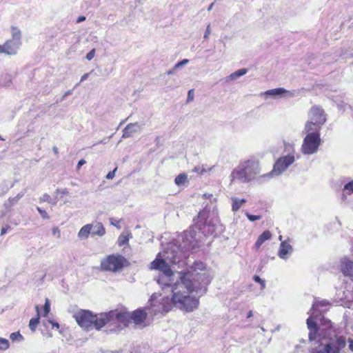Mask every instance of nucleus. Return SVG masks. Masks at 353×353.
Instances as JSON below:
<instances>
[{
  "mask_svg": "<svg viewBox=\"0 0 353 353\" xmlns=\"http://www.w3.org/2000/svg\"><path fill=\"white\" fill-rule=\"evenodd\" d=\"M176 254L159 253L150 264L152 270L160 271L157 282L165 293H154L150 299L149 311L153 315H163L172 307L185 312H192L199 307V296L205 293L213 274L205 263L195 261L181 271H173Z\"/></svg>",
  "mask_w": 353,
  "mask_h": 353,
  "instance_id": "nucleus-1",
  "label": "nucleus"
},
{
  "mask_svg": "<svg viewBox=\"0 0 353 353\" xmlns=\"http://www.w3.org/2000/svg\"><path fill=\"white\" fill-rule=\"evenodd\" d=\"M195 228H196V226L191 228L189 230L185 231L183 234L178 236V238L174 239L161 253H165L168 251L170 253V256H172V252H174L176 254L175 263L179 262L181 253L183 250H191L198 246L199 240L196 238Z\"/></svg>",
  "mask_w": 353,
  "mask_h": 353,
  "instance_id": "nucleus-2",
  "label": "nucleus"
},
{
  "mask_svg": "<svg viewBox=\"0 0 353 353\" xmlns=\"http://www.w3.org/2000/svg\"><path fill=\"white\" fill-rule=\"evenodd\" d=\"M261 172L260 161L256 157L241 161L236 167L232 170L230 179L232 181L249 183L255 179Z\"/></svg>",
  "mask_w": 353,
  "mask_h": 353,
  "instance_id": "nucleus-3",
  "label": "nucleus"
},
{
  "mask_svg": "<svg viewBox=\"0 0 353 353\" xmlns=\"http://www.w3.org/2000/svg\"><path fill=\"white\" fill-rule=\"evenodd\" d=\"M74 318L78 325L84 330L96 329L100 330L106 325L107 316L105 313L94 314L88 310H80Z\"/></svg>",
  "mask_w": 353,
  "mask_h": 353,
  "instance_id": "nucleus-4",
  "label": "nucleus"
},
{
  "mask_svg": "<svg viewBox=\"0 0 353 353\" xmlns=\"http://www.w3.org/2000/svg\"><path fill=\"white\" fill-rule=\"evenodd\" d=\"M345 346L344 336L323 337L320 339L319 345L313 350L312 353H340Z\"/></svg>",
  "mask_w": 353,
  "mask_h": 353,
  "instance_id": "nucleus-5",
  "label": "nucleus"
},
{
  "mask_svg": "<svg viewBox=\"0 0 353 353\" xmlns=\"http://www.w3.org/2000/svg\"><path fill=\"white\" fill-rule=\"evenodd\" d=\"M285 150H288L287 154H284L280 157L274 163L273 169L269 174H267L268 177L272 176H280L283 172H285L293 163L296 161L294 154V147L288 143L285 144Z\"/></svg>",
  "mask_w": 353,
  "mask_h": 353,
  "instance_id": "nucleus-6",
  "label": "nucleus"
},
{
  "mask_svg": "<svg viewBox=\"0 0 353 353\" xmlns=\"http://www.w3.org/2000/svg\"><path fill=\"white\" fill-rule=\"evenodd\" d=\"M307 121L305 125V130L320 131L321 126L325 123V114L319 106L314 105L308 112Z\"/></svg>",
  "mask_w": 353,
  "mask_h": 353,
  "instance_id": "nucleus-7",
  "label": "nucleus"
},
{
  "mask_svg": "<svg viewBox=\"0 0 353 353\" xmlns=\"http://www.w3.org/2000/svg\"><path fill=\"white\" fill-rule=\"evenodd\" d=\"M304 132L306 135L303 140L301 151L303 154H313L318 151L321 144L320 134L319 132L305 130Z\"/></svg>",
  "mask_w": 353,
  "mask_h": 353,
  "instance_id": "nucleus-8",
  "label": "nucleus"
},
{
  "mask_svg": "<svg viewBox=\"0 0 353 353\" xmlns=\"http://www.w3.org/2000/svg\"><path fill=\"white\" fill-rule=\"evenodd\" d=\"M328 305L327 301H315L310 310V316L307 319L306 323L307 328L310 330L309 339L314 340L315 339L314 334L316 332V323L314 319H316V313H321L324 312L322 308Z\"/></svg>",
  "mask_w": 353,
  "mask_h": 353,
  "instance_id": "nucleus-9",
  "label": "nucleus"
},
{
  "mask_svg": "<svg viewBox=\"0 0 353 353\" xmlns=\"http://www.w3.org/2000/svg\"><path fill=\"white\" fill-rule=\"evenodd\" d=\"M105 314L106 316V325L118 323L126 326L130 323V314L125 310H113L106 312Z\"/></svg>",
  "mask_w": 353,
  "mask_h": 353,
  "instance_id": "nucleus-10",
  "label": "nucleus"
},
{
  "mask_svg": "<svg viewBox=\"0 0 353 353\" xmlns=\"http://www.w3.org/2000/svg\"><path fill=\"white\" fill-rule=\"evenodd\" d=\"M125 259L121 256L110 255L101 261V268L104 270L116 272L122 268Z\"/></svg>",
  "mask_w": 353,
  "mask_h": 353,
  "instance_id": "nucleus-11",
  "label": "nucleus"
},
{
  "mask_svg": "<svg viewBox=\"0 0 353 353\" xmlns=\"http://www.w3.org/2000/svg\"><path fill=\"white\" fill-rule=\"evenodd\" d=\"M263 94L265 95L272 96L274 98H290L294 97V90H288L283 88L268 90Z\"/></svg>",
  "mask_w": 353,
  "mask_h": 353,
  "instance_id": "nucleus-12",
  "label": "nucleus"
},
{
  "mask_svg": "<svg viewBox=\"0 0 353 353\" xmlns=\"http://www.w3.org/2000/svg\"><path fill=\"white\" fill-rule=\"evenodd\" d=\"M21 45V41L8 39L3 43L4 53L8 55H15Z\"/></svg>",
  "mask_w": 353,
  "mask_h": 353,
  "instance_id": "nucleus-13",
  "label": "nucleus"
},
{
  "mask_svg": "<svg viewBox=\"0 0 353 353\" xmlns=\"http://www.w3.org/2000/svg\"><path fill=\"white\" fill-rule=\"evenodd\" d=\"M293 252V248L290 245V240L282 241L278 251V256L283 260H286Z\"/></svg>",
  "mask_w": 353,
  "mask_h": 353,
  "instance_id": "nucleus-14",
  "label": "nucleus"
},
{
  "mask_svg": "<svg viewBox=\"0 0 353 353\" xmlns=\"http://www.w3.org/2000/svg\"><path fill=\"white\" fill-rule=\"evenodd\" d=\"M130 314V322H132L137 325H143L145 321L147 318V313L141 309L137 310Z\"/></svg>",
  "mask_w": 353,
  "mask_h": 353,
  "instance_id": "nucleus-15",
  "label": "nucleus"
},
{
  "mask_svg": "<svg viewBox=\"0 0 353 353\" xmlns=\"http://www.w3.org/2000/svg\"><path fill=\"white\" fill-rule=\"evenodd\" d=\"M141 130V125L137 123H130L123 130V138L130 137L134 133H137Z\"/></svg>",
  "mask_w": 353,
  "mask_h": 353,
  "instance_id": "nucleus-16",
  "label": "nucleus"
},
{
  "mask_svg": "<svg viewBox=\"0 0 353 353\" xmlns=\"http://www.w3.org/2000/svg\"><path fill=\"white\" fill-rule=\"evenodd\" d=\"M341 271L343 274L348 276H353V261L344 258L341 261Z\"/></svg>",
  "mask_w": 353,
  "mask_h": 353,
  "instance_id": "nucleus-17",
  "label": "nucleus"
},
{
  "mask_svg": "<svg viewBox=\"0 0 353 353\" xmlns=\"http://www.w3.org/2000/svg\"><path fill=\"white\" fill-rule=\"evenodd\" d=\"M272 238V233L270 230H265L258 237V239L256 241L254 244V247L256 250L259 249L261 246L268 239Z\"/></svg>",
  "mask_w": 353,
  "mask_h": 353,
  "instance_id": "nucleus-18",
  "label": "nucleus"
},
{
  "mask_svg": "<svg viewBox=\"0 0 353 353\" xmlns=\"http://www.w3.org/2000/svg\"><path fill=\"white\" fill-rule=\"evenodd\" d=\"M92 224L88 223L81 228L78 232L77 236L79 239H88L89 234H92Z\"/></svg>",
  "mask_w": 353,
  "mask_h": 353,
  "instance_id": "nucleus-19",
  "label": "nucleus"
},
{
  "mask_svg": "<svg viewBox=\"0 0 353 353\" xmlns=\"http://www.w3.org/2000/svg\"><path fill=\"white\" fill-rule=\"evenodd\" d=\"M105 233V229L101 222H97L92 224V235H97L98 236H103Z\"/></svg>",
  "mask_w": 353,
  "mask_h": 353,
  "instance_id": "nucleus-20",
  "label": "nucleus"
},
{
  "mask_svg": "<svg viewBox=\"0 0 353 353\" xmlns=\"http://www.w3.org/2000/svg\"><path fill=\"white\" fill-rule=\"evenodd\" d=\"M35 309L37 311V316L35 318H32V319H30V323H29L30 329L32 332H34L36 330L38 325L39 324V321H40L39 307L38 305H37L35 307Z\"/></svg>",
  "mask_w": 353,
  "mask_h": 353,
  "instance_id": "nucleus-21",
  "label": "nucleus"
},
{
  "mask_svg": "<svg viewBox=\"0 0 353 353\" xmlns=\"http://www.w3.org/2000/svg\"><path fill=\"white\" fill-rule=\"evenodd\" d=\"M232 211L236 212L246 202L244 199H239L236 197H232Z\"/></svg>",
  "mask_w": 353,
  "mask_h": 353,
  "instance_id": "nucleus-22",
  "label": "nucleus"
},
{
  "mask_svg": "<svg viewBox=\"0 0 353 353\" xmlns=\"http://www.w3.org/2000/svg\"><path fill=\"white\" fill-rule=\"evenodd\" d=\"M10 34L12 39L17 41H21V31L19 27L16 26H12L10 27Z\"/></svg>",
  "mask_w": 353,
  "mask_h": 353,
  "instance_id": "nucleus-23",
  "label": "nucleus"
},
{
  "mask_svg": "<svg viewBox=\"0 0 353 353\" xmlns=\"http://www.w3.org/2000/svg\"><path fill=\"white\" fill-rule=\"evenodd\" d=\"M248 72V70L243 68L236 70V72L232 73L230 76L226 78L227 81H232L234 80H236L238 78L241 76L245 74Z\"/></svg>",
  "mask_w": 353,
  "mask_h": 353,
  "instance_id": "nucleus-24",
  "label": "nucleus"
},
{
  "mask_svg": "<svg viewBox=\"0 0 353 353\" xmlns=\"http://www.w3.org/2000/svg\"><path fill=\"white\" fill-rule=\"evenodd\" d=\"M187 179L186 174H179L174 179V183L178 186L184 185L187 181Z\"/></svg>",
  "mask_w": 353,
  "mask_h": 353,
  "instance_id": "nucleus-25",
  "label": "nucleus"
},
{
  "mask_svg": "<svg viewBox=\"0 0 353 353\" xmlns=\"http://www.w3.org/2000/svg\"><path fill=\"white\" fill-rule=\"evenodd\" d=\"M41 202H47L51 205H56L57 203V199L55 197L52 199L49 194H44L40 198Z\"/></svg>",
  "mask_w": 353,
  "mask_h": 353,
  "instance_id": "nucleus-26",
  "label": "nucleus"
},
{
  "mask_svg": "<svg viewBox=\"0 0 353 353\" xmlns=\"http://www.w3.org/2000/svg\"><path fill=\"white\" fill-rule=\"evenodd\" d=\"M128 236H129L128 233L123 232L121 234H120V236L118 238V244L120 246L127 244L128 242V239H129Z\"/></svg>",
  "mask_w": 353,
  "mask_h": 353,
  "instance_id": "nucleus-27",
  "label": "nucleus"
},
{
  "mask_svg": "<svg viewBox=\"0 0 353 353\" xmlns=\"http://www.w3.org/2000/svg\"><path fill=\"white\" fill-rule=\"evenodd\" d=\"M10 339L13 342H16V341L19 342V341H22L24 339L23 336L20 334L19 332L11 333L10 335Z\"/></svg>",
  "mask_w": 353,
  "mask_h": 353,
  "instance_id": "nucleus-28",
  "label": "nucleus"
},
{
  "mask_svg": "<svg viewBox=\"0 0 353 353\" xmlns=\"http://www.w3.org/2000/svg\"><path fill=\"white\" fill-rule=\"evenodd\" d=\"M10 342L8 339L0 337V350L4 351L9 348Z\"/></svg>",
  "mask_w": 353,
  "mask_h": 353,
  "instance_id": "nucleus-29",
  "label": "nucleus"
},
{
  "mask_svg": "<svg viewBox=\"0 0 353 353\" xmlns=\"http://www.w3.org/2000/svg\"><path fill=\"white\" fill-rule=\"evenodd\" d=\"M54 194H55L56 198L58 200L59 199H62L63 197V196H68L69 194V192L66 189H60V190H57L54 192Z\"/></svg>",
  "mask_w": 353,
  "mask_h": 353,
  "instance_id": "nucleus-30",
  "label": "nucleus"
},
{
  "mask_svg": "<svg viewBox=\"0 0 353 353\" xmlns=\"http://www.w3.org/2000/svg\"><path fill=\"white\" fill-rule=\"evenodd\" d=\"M50 312V301H49V299H46V303H44V307H43V316L46 317Z\"/></svg>",
  "mask_w": 353,
  "mask_h": 353,
  "instance_id": "nucleus-31",
  "label": "nucleus"
},
{
  "mask_svg": "<svg viewBox=\"0 0 353 353\" xmlns=\"http://www.w3.org/2000/svg\"><path fill=\"white\" fill-rule=\"evenodd\" d=\"M344 192L348 194L353 193V181L345 185Z\"/></svg>",
  "mask_w": 353,
  "mask_h": 353,
  "instance_id": "nucleus-32",
  "label": "nucleus"
},
{
  "mask_svg": "<svg viewBox=\"0 0 353 353\" xmlns=\"http://www.w3.org/2000/svg\"><path fill=\"white\" fill-rule=\"evenodd\" d=\"M245 216L250 221H255L261 219V216L259 215H252L248 212L245 213Z\"/></svg>",
  "mask_w": 353,
  "mask_h": 353,
  "instance_id": "nucleus-33",
  "label": "nucleus"
},
{
  "mask_svg": "<svg viewBox=\"0 0 353 353\" xmlns=\"http://www.w3.org/2000/svg\"><path fill=\"white\" fill-rule=\"evenodd\" d=\"M37 210L39 211L42 218H43L44 219H48L49 218V215L48 214V212L45 210H43L42 208L38 207Z\"/></svg>",
  "mask_w": 353,
  "mask_h": 353,
  "instance_id": "nucleus-34",
  "label": "nucleus"
},
{
  "mask_svg": "<svg viewBox=\"0 0 353 353\" xmlns=\"http://www.w3.org/2000/svg\"><path fill=\"white\" fill-rule=\"evenodd\" d=\"M188 63V59H183L174 65V70L179 68L186 65Z\"/></svg>",
  "mask_w": 353,
  "mask_h": 353,
  "instance_id": "nucleus-35",
  "label": "nucleus"
},
{
  "mask_svg": "<svg viewBox=\"0 0 353 353\" xmlns=\"http://www.w3.org/2000/svg\"><path fill=\"white\" fill-rule=\"evenodd\" d=\"M23 196V194H19L17 196L10 199L9 202L11 203V205H14L18 202V201L22 198Z\"/></svg>",
  "mask_w": 353,
  "mask_h": 353,
  "instance_id": "nucleus-36",
  "label": "nucleus"
},
{
  "mask_svg": "<svg viewBox=\"0 0 353 353\" xmlns=\"http://www.w3.org/2000/svg\"><path fill=\"white\" fill-rule=\"evenodd\" d=\"M95 50L93 48L90 52H88L86 55V59L88 61H91L94 59L95 56Z\"/></svg>",
  "mask_w": 353,
  "mask_h": 353,
  "instance_id": "nucleus-37",
  "label": "nucleus"
},
{
  "mask_svg": "<svg viewBox=\"0 0 353 353\" xmlns=\"http://www.w3.org/2000/svg\"><path fill=\"white\" fill-rule=\"evenodd\" d=\"M116 170H117V168H115L114 170H112V171L107 173L106 179H108V180H111V179L114 178Z\"/></svg>",
  "mask_w": 353,
  "mask_h": 353,
  "instance_id": "nucleus-38",
  "label": "nucleus"
},
{
  "mask_svg": "<svg viewBox=\"0 0 353 353\" xmlns=\"http://www.w3.org/2000/svg\"><path fill=\"white\" fill-rule=\"evenodd\" d=\"M210 33H211L210 25L208 24L206 27V30L204 33V38L208 39L209 37V35L210 34Z\"/></svg>",
  "mask_w": 353,
  "mask_h": 353,
  "instance_id": "nucleus-39",
  "label": "nucleus"
},
{
  "mask_svg": "<svg viewBox=\"0 0 353 353\" xmlns=\"http://www.w3.org/2000/svg\"><path fill=\"white\" fill-rule=\"evenodd\" d=\"M205 216H206V211L205 210L199 212V217H198L199 221H202L203 220H205Z\"/></svg>",
  "mask_w": 353,
  "mask_h": 353,
  "instance_id": "nucleus-40",
  "label": "nucleus"
},
{
  "mask_svg": "<svg viewBox=\"0 0 353 353\" xmlns=\"http://www.w3.org/2000/svg\"><path fill=\"white\" fill-rule=\"evenodd\" d=\"M254 280L257 282V283H259L260 284H261V285L263 287L265 286V282L263 279H261L259 276H254Z\"/></svg>",
  "mask_w": 353,
  "mask_h": 353,
  "instance_id": "nucleus-41",
  "label": "nucleus"
},
{
  "mask_svg": "<svg viewBox=\"0 0 353 353\" xmlns=\"http://www.w3.org/2000/svg\"><path fill=\"white\" fill-rule=\"evenodd\" d=\"M10 229V226L8 225H6L5 226H3L1 230V235L5 234L7 232V231Z\"/></svg>",
  "mask_w": 353,
  "mask_h": 353,
  "instance_id": "nucleus-42",
  "label": "nucleus"
},
{
  "mask_svg": "<svg viewBox=\"0 0 353 353\" xmlns=\"http://www.w3.org/2000/svg\"><path fill=\"white\" fill-rule=\"evenodd\" d=\"M322 324L325 326L326 328H329L331 327V322L327 319H323L322 320Z\"/></svg>",
  "mask_w": 353,
  "mask_h": 353,
  "instance_id": "nucleus-43",
  "label": "nucleus"
},
{
  "mask_svg": "<svg viewBox=\"0 0 353 353\" xmlns=\"http://www.w3.org/2000/svg\"><path fill=\"white\" fill-rule=\"evenodd\" d=\"M52 234H57V236H60V230L57 227H54L52 229Z\"/></svg>",
  "mask_w": 353,
  "mask_h": 353,
  "instance_id": "nucleus-44",
  "label": "nucleus"
},
{
  "mask_svg": "<svg viewBox=\"0 0 353 353\" xmlns=\"http://www.w3.org/2000/svg\"><path fill=\"white\" fill-rule=\"evenodd\" d=\"M48 323L52 325V328H56L57 330L59 329V325L57 323L53 322L50 320H48Z\"/></svg>",
  "mask_w": 353,
  "mask_h": 353,
  "instance_id": "nucleus-45",
  "label": "nucleus"
},
{
  "mask_svg": "<svg viewBox=\"0 0 353 353\" xmlns=\"http://www.w3.org/2000/svg\"><path fill=\"white\" fill-rule=\"evenodd\" d=\"M86 163L85 160L84 159H81L79 161L78 163H77V169L79 170L81 165H84L85 163Z\"/></svg>",
  "mask_w": 353,
  "mask_h": 353,
  "instance_id": "nucleus-46",
  "label": "nucleus"
},
{
  "mask_svg": "<svg viewBox=\"0 0 353 353\" xmlns=\"http://www.w3.org/2000/svg\"><path fill=\"white\" fill-rule=\"evenodd\" d=\"M89 75H90V73H85L84 74L81 78V81H83L85 80H86L88 77H89Z\"/></svg>",
  "mask_w": 353,
  "mask_h": 353,
  "instance_id": "nucleus-47",
  "label": "nucleus"
},
{
  "mask_svg": "<svg viewBox=\"0 0 353 353\" xmlns=\"http://www.w3.org/2000/svg\"><path fill=\"white\" fill-rule=\"evenodd\" d=\"M85 19V17H79L77 19V23H80L81 21H83Z\"/></svg>",
  "mask_w": 353,
  "mask_h": 353,
  "instance_id": "nucleus-48",
  "label": "nucleus"
},
{
  "mask_svg": "<svg viewBox=\"0 0 353 353\" xmlns=\"http://www.w3.org/2000/svg\"><path fill=\"white\" fill-rule=\"evenodd\" d=\"M349 342H350V348L351 349V350L353 351V340L352 339H350Z\"/></svg>",
  "mask_w": 353,
  "mask_h": 353,
  "instance_id": "nucleus-49",
  "label": "nucleus"
},
{
  "mask_svg": "<svg viewBox=\"0 0 353 353\" xmlns=\"http://www.w3.org/2000/svg\"><path fill=\"white\" fill-rule=\"evenodd\" d=\"M0 53H4L3 44L0 45Z\"/></svg>",
  "mask_w": 353,
  "mask_h": 353,
  "instance_id": "nucleus-50",
  "label": "nucleus"
},
{
  "mask_svg": "<svg viewBox=\"0 0 353 353\" xmlns=\"http://www.w3.org/2000/svg\"><path fill=\"white\" fill-rule=\"evenodd\" d=\"M214 5V3H212L209 7H208V11H210V10H212V8H213Z\"/></svg>",
  "mask_w": 353,
  "mask_h": 353,
  "instance_id": "nucleus-51",
  "label": "nucleus"
},
{
  "mask_svg": "<svg viewBox=\"0 0 353 353\" xmlns=\"http://www.w3.org/2000/svg\"><path fill=\"white\" fill-rule=\"evenodd\" d=\"M191 92H192V90H190L188 92V100L192 98V95H190L191 94Z\"/></svg>",
  "mask_w": 353,
  "mask_h": 353,
  "instance_id": "nucleus-52",
  "label": "nucleus"
},
{
  "mask_svg": "<svg viewBox=\"0 0 353 353\" xmlns=\"http://www.w3.org/2000/svg\"><path fill=\"white\" fill-rule=\"evenodd\" d=\"M252 316V312L251 311H250L248 313V315H247V317L248 318H250Z\"/></svg>",
  "mask_w": 353,
  "mask_h": 353,
  "instance_id": "nucleus-53",
  "label": "nucleus"
},
{
  "mask_svg": "<svg viewBox=\"0 0 353 353\" xmlns=\"http://www.w3.org/2000/svg\"><path fill=\"white\" fill-rule=\"evenodd\" d=\"M203 196H204V197H205V198H210V197H212V194H208V195H207L206 194H205L203 195Z\"/></svg>",
  "mask_w": 353,
  "mask_h": 353,
  "instance_id": "nucleus-54",
  "label": "nucleus"
},
{
  "mask_svg": "<svg viewBox=\"0 0 353 353\" xmlns=\"http://www.w3.org/2000/svg\"><path fill=\"white\" fill-rule=\"evenodd\" d=\"M112 224L115 225V226H117L118 228H120V226L118 224H117V223H114L113 222H112Z\"/></svg>",
  "mask_w": 353,
  "mask_h": 353,
  "instance_id": "nucleus-55",
  "label": "nucleus"
},
{
  "mask_svg": "<svg viewBox=\"0 0 353 353\" xmlns=\"http://www.w3.org/2000/svg\"><path fill=\"white\" fill-rule=\"evenodd\" d=\"M279 241H281L282 242V241H283V236H279Z\"/></svg>",
  "mask_w": 353,
  "mask_h": 353,
  "instance_id": "nucleus-56",
  "label": "nucleus"
},
{
  "mask_svg": "<svg viewBox=\"0 0 353 353\" xmlns=\"http://www.w3.org/2000/svg\"><path fill=\"white\" fill-rule=\"evenodd\" d=\"M208 232H210V233H212L213 232V230L212 229H209Z\"/></svg>",
  "mask_w": 353,
  "mask_h": 353,
  "instance_id": "nucleus-57",
  "label": "nucleus"
},
{
  "mask_svg": "<svg viewBox=\"0 0 353 353\" xmlns=\"http://www.w3.org/2000/svg\"><path fill=\"white\" fill-rule=\"evenodd\" d=\"M173 72V70L168 71V74H171Z\"/></svg>",
  "mask_w": 353,
  "mask_h": 353,
  "instance_id": "nucleus-58",
  "label": "nucleus"
},
{
  "mask_svg": "<svg viewBox=\"0 0 353 353\" xmlns=\"http://www.w3.org/2000/svg\"><path fill=\"white\" fill-rule=\"evenodd\" d=\"M0 140H3V139L0 137Z\"/></svg>",
  "mask_w": 353,
  "mask_h": 353,
  "instance_id": "nucleus-59",
  "label": "nucleus"
}]
</instances>
